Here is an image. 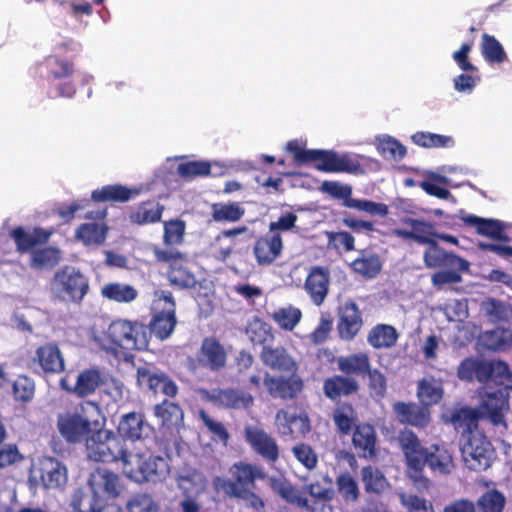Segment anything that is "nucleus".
Wrapping results in <instances>:
<instances>
[{
    "instance_id": "obj_1",
    "label": "nucleus",
    "mask_w": 512,
    "mask_h": 512,
    "mask_svg": "<svg viewBox=\"0 0 512 512\" xmlns=\"http://www.w3.org/2000/svg\"><path fill=\"white\" fill-rule=\"evenodd\" d=\"M89 337L94 347L118 358L126 359L130 352L143 350L148 346L146 327L124 319L113 321L106 329L93 326Z\"/></svg>"
},
{
    "instance_id": "obj_2",
    "label": "nucleus",
    "mask_w": 512,
    "mask_h": 512,
    "mask_svg": "<svg viewBox=\"0 0 512 512\" xmlns=\"http://www.w3.org/2000/svg\"><path fill=\"white\" fill-rule=\"evenodd\" d=\"M456 421L467 427V431L461 438V453L465 465L474 471L488 469L495 459V451L491 442L477 428L476 410L471 408L459 410Z\"/></svg>"
},
{
    "instance_id": "obj_3",
    "label": "nucleus",
    "mask_w": 512,
    "mask_h": 512,
    "mask_svg": "<svg viewBox=\"0 0 512 512\" xmlns=\"http://www.w3.org/2000/svg\"><path fill=\"white\" fill-rule=\"evenodd\" d=\"M121 469L124 476L136 483L162 482L170 473L166 458L140 447L130 448L129 453L124 455Z\"/></svg>"
},
{
    "instance_id": "obj_4",
    "label": "nucleus",
    "mask_w": 512,
    "mask_h": 512,
    "mask_svg": "<svg viewBox=\"0 0 512 512\" xmlns=\"http://www.w3.org/2000/svg\"><path fill=\"white\" fill-rule=\"evenodd\" d=\"M399 443L406 460L408 476L418 488H428L429 481L423 475V469L429 448L423 447L417 436L408 430L400 434Z\"/></svg>"
},
{
    "instance_id": "obj_5",
    "label": "nucleus",
    "mask_w": 512,
    "mask_h": 512,
    "mask_svg": "<svg viewBox=\"0 0 512 512\" xmlns=\"http://www.w3.org/2000/svg\"><path fill=\"white\" fill-rule=\"evenodd\" d=\"M129 450L119 436L108 430H99L86 438L87 456L95 461H120L122 466L124 455Z\"/></svg>"
},
{
    "instance_id": "obj_6",
    "label": "nucleus",
    "mask_w": 512,
    "mask_h": 512,
    "mask_svg": "<svg viewBox=\"0 0 512 512\" xmlns=\"http://www.w3.org/2000/svg\"><path fill=\"white\" fill-rule=\"evenodd\" d=\"M68 471L64 464L52 457H39L32 461L28 481L33 487L59 489L66 485Z\"/></svg>"
},
{
    "instance_id": "obj_7",
    "label": "nucleus",
    "mask_w": 512,
    "mask_h": 512,
    "mask_svg": "<svg viewBox=\"0 0 512 512\" xmlns=\"http://www.w3.org/2000/svg\"><path fill=\"white\" fill-rule=\"evenodd\" d=\"M51 292L55 297L67 302H80L87 294L89 282L79 270L64 267L55 273L51 284Z\"/></svg>"
},
{
    "instance_id": "obj_8",
    "label": "nucleus",
    "mask_w": 512,
    "mask_h": 512,
    "mask_svg": "<svg viewBox=\"0 0 512 512\" xmlns=\"http://www.w3.org/2000/svg\"><path fill=\"white\" fill-rule=\"evenodd\" d=\"M154 296L155 315L151 322V331L164 340L172 334L176 325L175 302L169 292L156 291Z\"/></svg>"
},
{
    "instance_id": "obj_9",
    "label": "nucleus",
    "mask_w": 512,
    "mask_h": 512,
    "mask_svg": "<svg viewBox=\"0 0 512 512\" xmlns=\"http://www.w3.org/2000/svg\"><path fill=\"white\" fill-rule=\"evenodd\" d=\"M287 151L297 163H313L319 171L334 173L335 152L329 150L306 149L305 142L293 140L287 143Z\"/></svg>"
},
{
    "instance_id": "obj_10",
    "label": "nucleus",
    "mask_w": 512,
    "mask_h": 512,
    "mask_svg": "<svg viewBox=\"0 0 512 512\" xmlns=\"http://www.w3.org/2000/svg\"><path fill=\"white\" fill-rule=\"evenodd\" d=\"M57 430L69 443H78L90 435L91 423L78 410H66L57 415Z\"/></svg>"
},
{
    "instance_id": "obj_11",
    "label": "nucleus",
    "mask_w": 512,
    "mask_h": 512,
    "mask_svg": "<svg viewBox=\"0 0 512 512\" xmlns=\"http://www.w3.org/2000/svg\"><path fill=\"white\" fill-rule=\"evenodd\" d=\"M479 411H476L477 417L488 418L494 425L505 424V414L508 411V395L505 391L499 389L491 392L484 387L480 392Z\"/></svg>"
},
{
    "instance_id": "obj_12",
    "label": "nucleus",
    "mask_w": 512,
    "mask_h": 512,
    "mask_svg": "<svg viewBox=\"0 0 512 512\" xmlns=\"http://www.w3.org/2000/svg\"><path fill=\"white\" fill-rule=\"evenodd\" d=\"M103 381L99 370L86 369L76 376L75 381L71 380L70 375H66L60 380V386L78 397H86L93 394Z\"/></svg>"
},
{
    "instance_id": "obj_13",
    "label": "nucleus",
    "mask_w": 512,
    "mask_h": 512,
    "mask_svg": "<svg viewBox=\"0 0 512 512\" xmlns=\"http://www.w3.org/2000/svg\"><path fill=\"white\" fill-rule=\"evenodd\" d=\"M80 45L73 41L63 42L54 48L53 54L46 58V66L56 79L69 77L74 72L73 63L62 59L66 55L76 54Z\"/></svg>"
},
{
    "instance_id": "obj_14",
    "label": "nucleus",
    "mask_w": 512,
    "mask_h": 512,
    "mask_svg": "<svg viewBox=\"0 0 512 512\" xmlns=\"http://www.w3.org/2000/svg\"><path fill=\"white\" fill-rule=\"evenodd\" d=\"M401 224L403 227L394 229L392 234L405 240H414L419 244H428L437 235L434 225L423 220L405 217L401 220Z\"/></svg>"
},
{
    "instance_id": "obj_15",
    "label": "nucleus",
    "mask_w": 512,
    "mask_h": 512,
    "mask_svg": "<svg viewBox=\"0 0 512 512\" xmlns=\"http://www.w3.org/2000/svg\"><path fill=\"white\" fill-rule=\"evenodd\" d=\"M89 488L99 497L106 501L119 496L121 483L117 474L107 469H97L90 474L88 480Z\"/></svg>"
},
{
    "instance_id": "obj_16",
    "label": "nucleus",
    "mask_w": 512,
    "mask_h": 512,
    "mask_svg": "<svg viewBox=\"0 0 512 512\" xmlns=\"http://www.w3.org/2000/svg\"><path fill=\"white\" fill-rule=\"evenodd\" d=\"M277 430L282 435L293 438L303 437L310 431V423L306 414L280 410L275 417Z\"/></svg>"
},
{
    "instance_id": "obj_17",
    "label": "nucleus",
    "mask_w": 512,
    "mask_h": 512,
    "mask_svg": "<svg viewBox=\"0 0 512 512\" xmlns=\"http://www.w3.org/2000/svg\"><path fill=\"white\" fill-rule=\"evenodd\" d=\"M428 245L429 247L423 254V261L427 268L457 267L458 269H469L468 261L455 254L448 253L434 240Z\"/></svg>"
},
{
    "instance_id": "obj_18",
    "label": "nucleus",
    "mask_w": 512,
    "mask_h": 512,
    "mask_svg": "<svg viewBox=\"0 0 512 512\" xmlns=\"http://www.w3.org/2000/svg\"><path fill=\"white\" fill-rule=\"evenodd\" d=\"M282 250L283 241L281 235L269 232L256 240L253 254L260 266H268L281 256Z\"/></svg>"
},
{
    "instance_id": "obj_19",
    "label": "nucleus",
    "mask_w": 512,
    "mask_h": 512,
    "mask_svg": "<svg viewBox=\"0 0 512 512\" xmlns=\"http://www.w3.org/2000/svg\"><path fill=\"white\" fill-rule=\"evenodd\" d=\"M197 360L203 367L219 370L226 365L227 352L216 338L206 337L202 341Z\"/></svg>"
},
{
    "instance_id": "obj_20",
    "label": "nucleus",
    "mask_w": 512,
    "mask_h": 512,
    "mask_svg": "<svg viewBox=\"0 0 512 512\" xmlns=\"http://www.w3.org/2000/svg\"><path fill=\"white\" fill-rule=\"evenodd\" d=\"M329 281L328 269L320 266H314L310 269L304 288L315 305L319 306L324 302L328 294Z\"/></svg>"
},
{
    "instance_id": "obj_21",
    "label": "nucleus",
    "mask_w": 512,
    "mask_h": 512,
    "mask_svg": "<svg viewBox=\"0 0 512 512\" xmlns=\"http://www.w3.org/2000/svg\"><path fill=\"white\" fill-rule=\"evenodd\" d=\"M244 435L254 451L268 460L274 461L277 459L278 446L275 440L263 429L257 426H246Z\"/></svg>"
},
{
    "instance_id": "obj_22",
    "label": "nucleus",
    "mask_w": 512,
    "mask_h": 512,
    "mask_svg": "<svg viewBox=\"0 0 512 512\" xmlns=\"http://www.w3.org/2000/svg\"><path fill=\"white\" fill-rule=\"evenodd\" d=\"M155 256L159 261L170 263L168 277L172 284L181 287H192L195 284L194 276L182 268L183 259L179 253L156 249Z\"/></svg>"
},
{
    "instance_id": "obj_23",
    "label": "nucleus",
    "mask_w": 512,
    "mask_h": 512,
    "mask_svg": "<svg viewBox=\"0 0 512 512\" xmlns=\"http://www.w3.org/2000/svg\"><path fill=\"white\" fill-rule=\"evenodd\" d=\"M263 384L271 396L283 399L294 398L303 387L301 378L296 374H292L287 379L282 377H272L265 374Z\"/></svg>"
},
{
    "instance_id": "obj_24",
    "label": "nucleus",
    "mask_w": 512,
    "mask_h": 512,
    "mask_svg": "<svg viewBox=\"0 0 512 512\" xmlns=\"http://www.w3.org/2000/svg\"><path fill=\"white\" fill-rule=\"evenodd\" d=\"M108 232L104 222H85L76 227L74 238L86 247H98L105 243Z\"/></svg>"
},
{
    "instance_id": "obj_25",
    "label": "nucleus",
    "mask_w": 512,
    "mask_h": 512,
    "mask_svg": "<svg viewBox=\"0 0 512 512\" xmlns=\"http://www.w3.org/2000/svg\"><path fill=\"white\" fill-rule=\"evenodd\" d=\"M139 385L147 387L155 393H162L167 396H175L177 386L167 376L147 368H140L137 371Z\"/></svg>"
},
{
    "instance_id": "obj_26",
    "label": "nucleus",
    "mask_w": 512,
    "mask_h": 512,
    "mask_svg": "<svg viewBox=\"0 0 512 512\" xmlns=\"http://www.w3.org/2000/svg\"><path fill=\"white\" fill-rule=\"evenodd\" d=\"M393 411L401 423L416 427H425L430 422V411L427 407L416 403L397 402L393 405Z\"/></svg>"
},
{
    "instance_id": "obj_27",
    "label": "nucleus",
    "mask_w": 512,
    "mask_h": 512,
    "mask_svg": "<svg viewBox=\"0 0 512 512\" xmlns=\"http://www.w3.org/2000/svg\"><path fill=\"white\" fill-rule=\"evenodd\" d=\"M362 326V320L356 304L347 302L340 308L338 331L342 339L350 340L356 336Z\"/></svg>"
},
{
    "instance_id": "obj_28",
    "label": "nucleus",
    "mask_w": 512,
    "mask_h": 512,
    "mask_svg": "<svg viewBox=\"0 0 512 512\" xmlns=\"http://www.w3.org/2000/svg\"><path fill=\"white\" fill-rule=\"evenodd\" d=\"M261 359L265 365L279 371L295 374L298 368L294 358L282 347H264Z\"/></svg>"
},
{
    "instance_id": "obj_29",
    "label": "nucleus",
    "mask_w": 512,
    "mask_h": 512,
    "mask_svg": "<svg viewBox=\"0 0 512 512\" xmlns=\"http://www.w3.org/2000/svg\"><path fill=\"white\" fill-rule=\"evenodd\" d=\"M34 362L45 373H59L64 370V359L57 345L46 344L36 350Z\"/></svg>"
},
{
    "instance_id": "obj_30",
    "label": "nucleus",
    "mask_w": 512,
    "mask_h": 512,
    "mask_svg": "<svg viewBox=\"0 0 512 512\" xmlns=\"http://www.w3.org/2000/svg\"><path fill=\"white\" fill-rule=\"evenodd\" d=\"M141 192L140 187L128 188L123 185H106L92 192V199L97 202L119 201L125 202L137 197Z\"/></svg>"
},
{
    "instance_id": "obj_31",
    "label": "nucleus",
    "mask_w": 512,
    "mask_h": 512,
    "mask_svg": "<svg viewBox=\"0 0 512 512\" xmlns=\"http://www.w3.org/2000/svg\"><path fill=\"white\" fill-rule=\"evenodd\" d=\"M460 218L466 225L475 227L480 235L497 240L503 239L505 224L499 220L485 219L467 214H463Z\"/></svg>"
},
{
    "instance_id": "obj_32",
    "label": "nucleus",
    "mask_w": 512,
    "mask_h": 512,
    "mask_svg": "<svg viewBox=\"0 0 512 512\" xmlns=\"http://www.w3.org/2000/svg\"><path fill=\"white\" fill-rule=\"evenodd\" d=\"M177 486L186 496L198 497L207 487L204 475L196 470H183L177 478Z\"/></svg>"
},
{
    "instance_id": "obj_33",
    "label": "nucleus",
    "mask_w": 512,
    "mask_h": 512,
    "mask_svg": "<svg viewBox=\"0 0 512 512\" xmlns=\"http://www.w3.org/2000/svg\"><path fill=\"white\" fill-rule=\"evenodd\" d=\"M269 482L272 490L285 501L301 508L309 507L308 499L285 478L272 477Z\"/></svg>"
},
{
    "instance_id": "obj_34",
    "label": "nucleus",
    "mask_w": 512,
    "mask_h": 512,
    "mask_svg": "<svg viewBox=\"0 0 512 512\" xmlns=\"http://www.w3.org/2000/svg\"><path fill=\"white\" fill-rule=\"evenodd\" d=\"M70 506L74 512H101L105 503L90 488L77 489L71 497Z\"/></svg>"
},
{
    "instance_id": "obj_35",
    "label": "nucleus",
    "mask_w": 512,
    "mask_h": 512,
    "mask_svg": "<svg viewBox=\"0 0 512 512\" xmlns=\"http://www.w3.org/2000/svg\"><path fill=\"white\" fill-rule=\"evenodd\" d=\"M426 464L438 474L447 475L454 469L451 452L444 446L433 445L429 448Z\"/></svg>"
},
{
    "instance_id": "obj_36",
    "label": "nucleus",
    "mask_w": 512,
    "mask_h": 512,
    "mask_svg": "<svg viewBox=\"0 0 512 512\" xmlns=\"http://www.w3.org/2000/svg\"><path fill=\"white\" fill-rule=\"evenodd\" d=\"M443 393L442 382L434 377H425L418 382L417 397L427 408L437 404L442 399Z\"/></svg>"
},
{
    "instance_id": "obj_37",
    "label": "nucleus",
    "mask_w": 512,
    "mask_h": 512,
    "mask_svg": "<svg viewBox=\"0 0 512 512\" xmlns=\"http://www.w3.org/2000/svg\"><path fill=\"white\" fill-rule=\"evenodd\" d=\"M52 231L42 228H35L32 231H26L23 228H16L11 232V237L14 239L19 251H27L39 243L46 242Z\"/></svg>"
},
{
    "instance_id": "obj_38",
    "label": "nucleus",
    "mask_w": 512,
    "mask_h": 512,
    "mask_svg": "<svg viewBox=\"0 0 512 512\" xmlns=\"http://www.w3.org/2000/svg\"><path fill=\"white\" fill-rule=\"evenodd\" d=\"M353 444L361 452V456L372 458L375 455L376 434L369 424L358 425L353 433Z\"/></svg>"
},
{
    "instance_id": "obj_39",
    "label": "nucleus",
    "mask_w": 512,
    "mask_h": 512,
    "mask_svg": "<svg viewBox=\"0 0 512 512\" xmlns=\"http://www.w3.org/2000/svg\"><path fill=\"white\" fill-rule=\"evenodd\" d=\"M229 472L235 479L238 487L242 489H253L254 481L264 477L260 467L243 462L234 464Z\"/></svg>"
},
{
    "instance_id": "obj_40",
    "label": "nucleus",
    "mask_w": 512,
    "mask_h": 512,
    "mask_svg": "<svg viewBox=\"0 0 512 512\" xmlns=\"http://www.w3.org/2000/svg\"><path fill=\"white\" fill-rule=\"evenodd\" d=\"M479 344L492 351H504L512 346V331L497 328L479 336Z\"/></svg>"
},
{
    "instance_id": "obj_41",
    "label": "nucleus",
    "mask_w": 512,
    "mask_h": 512,
    "mask_svg": "<svg viewBox=\"0 0 512 512\" xmlns=\"http://www.w3.org/2000/svg\"><path fill=\"white\" fill-rule=\"evenodd\" d=\"M210 399L221 406L235 409L247 408L253 402V398L250 394L231 389L213 391L210 395Z\"/></svg>"
},
{
    "instance_id": "obj_42",
    "label": "nucleus",
    "mask_w": 512,
    "mask_h": 512,
    "mask_svg": "<svg viewBox=\"0 0 512 512\" xmlns=\"http://www.w3.org/2000/svg\"><path fill=\"white\" fill-rule=\"evenodd\" d=\"M100 294L109 301L130 303L137 298L138 291L129 284L111 282L102 286Z\"/></svg>"
},
{
    "instance_id": "obj_43",
    "label": "nucleus",
    "mask_w": 512,
    "mask_h": 512,
    "mask_svg": "<svg viewBox=\"0 0 512 512\" xmlns=\"http://www.w3.org/2000/svg\"><path fill=\"white\" fill-rule=\"evenodd\" d=\"M245 214V209L239 202H219L211 205V217L215 222L234 223Z\"/></svg>"
},
{
    "instance_id": "obj_44",
    "label": "nucleus",
    "mask_w": 512,
    "mask_h": 512,
    "mask_svg": "<svg viewBox=\"0 0 512 512\" xmlns=\"http://www.w3.org/2000/svg\"><path fill=\"white\" fill-rule=\"evenodd\" d=\"M425 179L419 182V187L427 194L435 196L439 199H448L450 197L449 190L445 187L450 184L448 177L434 171H427L424 174Z\"/></svg>"
},
{
    "instance_id": "obj_45",
    "label": "nucleus",
    "mask_w": 512,
    "mask_h": 512,
    "mask_svg": "<svg viewBox=\"0 0 512 512\" xmlns=\"http://www.w3.org/2000/svg\"><path fill=\"white\" fill-rule=\"evenodd\" d=\"M398 336V332L393 326L378 324L370 330L367 341L377 349L391 348L396 344Z\"/></svg>"
},
{
    "instance_id": "obj_46",
    "label": "nucleus",
    "mask_w": 512,
    "mask_h": 512,
    "mask_svg": "<svg viewBox=\"0 0 512 512\" xmlns=\"http://www.w3.org/2000/svg\"><path fill=\"white\" fill-rule=\"evenodd\" d=\"M148 425L144 422L143 417L135 412L124 415L119 422V434L130 440H138L143 435Z\"/></svg>"
},
{
    "instance_id": "obj_47",
    "label": "nucleus",
    "mask_w": 512,
    "mask_h": 512,
    "mask_svg": "<svg viewBox=\"0 0 512 512\" xmlns=\"http://www.w3.org/2000/svg\"><path fill=\"white\" fill-rule=\"evenodd\" d=\"M155 416L167 428L179 427L184 418L182 409L175 403L168 401L155 406Z\"/></svg>"
},
{
    "instance_id": "obj_48",
    "label": "nucleus",
    "mask_w": 512,
    "mask_h": 512,
    "mask_svg": "<svg viewBox=\"0 0 512 512\" xmlns=\"http://www.w3.org/2000/svg\"><path fill=\"white\" fill-rule=\"evenodd\" d=\"M361 479L368 493L381 494L390 486L384 474L370 465L362 468Z\"/></svg>"
},
{
    "instance_id": "obj_49",
    "label": "nucleus",
    "mask_w": 512,
    "mask_h": 512,
    "mask_svg": "<svg viewBox=\"0 0 512 512\" xmlns=\"http://www.w3.org/2000/svg\"><path fill=\"white\" fill-rule=\"evenodd\" d=\"M163 206L159 203L144 202L130 214L131 222L139 225L158 222L161 219Z\"/></svg>"
},
{
    "instance_id": "obj_50",
    "label": "nucleus",
    "mask_w": 512,
    "mask_h": 512,
    "mask_svg": "<svg viewBox=\"0 0 512 512\" xmlns=\"http://www.w3.org/2000/svg\"><path fill=\"white\" fill-rule=\"evenodd\" d=\"M485 381L493 382L496 385L507 387L511 382V373L508 365L499 360L486 361L485 360Z\"/></svg>"
},
{
    "instance_id": "obj_51",
    "label": "nucleus",
    "mask_w": 512,
    "mask_h": 512,
    "mask_svg": "<svg viewBox=\"0 0 512 512\" xmlns=\"http://www.w3.org/2000/svg\"><path fill=\"white\" fill-rule=\"evenodd\" d=\"M271 317L279 328L285 331H292L300 322L302 312L299 308L288 305L276 309Z\"/></svg>"
},
{
    "instance_id": "obj_52",
    "label": "nucleus",
    "mask_w": 512,
    "mask_h": 512,
    "mask_svg": "<svg viewBox=\"0 0 512 512\" xmlns=\"http://www.w3.org/2000/svg\"><path fill=\"white\" fill-rule=\"evenodd\" d=\"M411 140L414 144L424 148H450L455 144L451 136L422 131L413 134Z\"/></svg>"
},
{
    "instance_id": "obj_53",
    "label": "nucleus",
    "mask_w": 512,
    "mask_h": 512,
    "mask_svg": "<svg viewBox=\"0 0 512 512\" xmlns=\"http://www.w3.org/2000/svg\"><path fill=\"white\" fill-rule=\"evenodd\" d=\"M304 490L318 501H331L335 496L333 480L328 475H324L320 479L306 484Z\"/></svg>"
},
{
    "instance_id": "obj_54",
    "label": "nucleus",
    "mask_w": 512,
    "mask_h": 512,
    "mask_svg": "<svg viewBox=\"0 0 512 512\" xmlns=\"http://www.w3.org/2000/svg\"><path fill=\"white\" fill-rule=\"evenodd\" d=\"M357 387V383L353 379L335 376L325 381L324 392L327 397L334 399L355 392Z\"/></svg>"
},
{
    "instance_id": "obj_55",
    "label": "nucleus",
    "mask_w": 512,
    "mask_h": 512,
    "mask_svg": "<svg viewBox=\"0 0 512 512\" xmlns=\"http://www.w3.org/2000/svg\"><path fill=\"white\" fill-rule=\"evenodd\" d=\"M336 488L345 503H354L359 498L360 489L358 483L348 472L340 473L336 477Z\"/></svg>"
},
{
    "instance_id": "obj_56",
    "label": "nucleus",
    "mask_w": 512,
    "mask_h": 512,
    "mask_svg": "<svg viewBox=\"0 0 512 512\" xmlns=\"http://www.w3.org/2000/svg\"><path fill=\"white\" fill-rule=\"evenodd\" d=\"M480 310L492 322L507 321L512 318V307L492 298L482 301Z\"/></svg>"
},
{
    "instance_id": "obj_57",
    "label": "nucleus",
    "mask_w": 512,
    "mask_h": 512,
    "mask_svg": "<svg viewBox=\"0 0 512 512\" xmlns=\"http://www.w3.org/2000/svg\"><path fill=\"white\" fill-rule=\"evenodd\" d=\"M376 147L378 152L386 159L401 160L406 154V148L389 135L378 136Z\"/></svg>"
},
{
    "instance_id": "obj_58",
    "label": "nucleus",
    "mask_w": 512,
    "mask_h": 512,
    "mask_svg": "<svg viewBox=\"0 0 512 512\" xmlns=\"http://www.w3.org/2000/svg\"><path fill=\"white\" fill-rule=\"evenodd\" d=\"M481 52L485 60L490 63H502L507 59L501 43L494 36L486 33L482 35Z\"/></svg>"
},
{
    "instance_id": "obj_59",
    "label": "nucleus",
    "mask_w": 512,
    "mask_h": 512,
    "mask_svg": "<svg viewBox=\"0 0 512 512\" xmlns=\"http://www.w3.org/2000/svg\"><path fill=\"white\" fill-rule=\"evenodd\" d=\"M485 360L467 358L463 360L457 371L461 380L472 381L476 378L479 382L485 381Z\"/></svg>"
},
{
    "instance_id": "obj_60",
    "label": "nucleus",
    "mask_w": 512,
    "mask_h": 512,
    "mask_svg": "<svg viewBox=\"0 0 512 512\" xmlns=\"http://www.w3.org/2000/svg\"><path fill=\"white\" fill-rule=\"evenodd\" d=\"M61 252L55 247L36 250L31 254L30 265L34 269L51 268L59 263Z\"/></svg>"
},
{
    "instance_id": "obj_61",
    "label": "nucleus",
    "mask_w": 512,
    "mask_h": 512,
    "mask_svg": "<svg viewBox=\"0 0 512 512\" xmlns=\"http://www.w3.org/2000/svg\"><path fill=\"white\" fill-rule=\"evenodd\" d=\"M506 503V498L502 492L496 489H490L483 493L477 505L481 512H502Z\"/></svg>"
},
{
    "instance_id": "obj_62",
    "label": "nucleus",
    "mask_w": 512,
    "mask_h": 512,
    "mask_svg": "<svg viewBox=\"0 0 512 512\" xmlns=\"http://www.w3.org/2000/svg\"><path fill=\"white\" fill-rule=\"evenodd\" d=\"M352 269L367 278L375 277L381 270V262L376 255H363L351 263Z\"/></svg>"
},
{
    "instance_id": "obj_63",
    "label": "nucleus",
    "mask_w": 512,
    "mask_h": 512,
    "mask_svg": "<svg viewBox=\"0 0 512 512\" xmlns=\"http://www.w3.org/2000/svg\"><path fill=\"white\" fill-rule=\"evenodd\" d=\"M339 369L344 373H362L369 370V359L364 353L347 357H339L337 360Z\"/></svg>"
},
{
    "instance_id": "obj_64",
    "label": "nucleus",
    "mask_w": 512,
    "mask_h": 512,
    "mask_svg": "<svg viewBox=\"0 0 512 512\" xmlns=\"http://www.w3.org/2000/svg\"><path fill=\"white\" fill-rule=\"evenodd\" d=\"M127 512H159L158 505L148 494H137L126 504Z\"/></svg>"
}]
</instances>
